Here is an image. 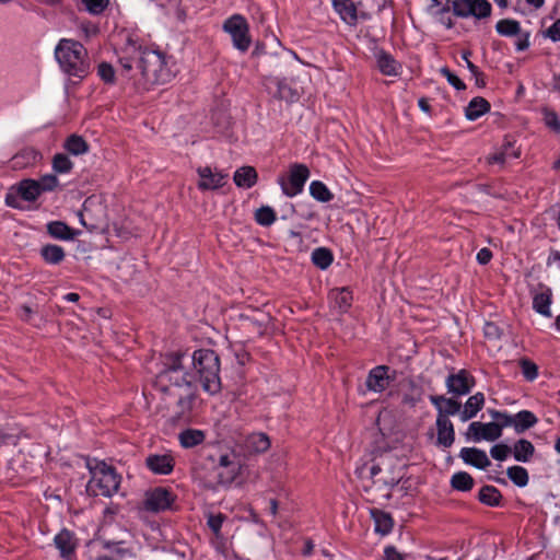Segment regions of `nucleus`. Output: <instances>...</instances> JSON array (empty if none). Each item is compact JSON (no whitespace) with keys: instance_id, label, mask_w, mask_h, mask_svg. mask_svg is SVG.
I'll list each match as a JSON object with an SVG mask.
<instances>
[{"instance_id":"obj_1","label":"nucleus","mask_w":560,"mask_h":560,"mask_svg":"<svg viewBox=\"0 0 560 560\" xmlns=\"http://www.w3.org/2000/svg\"><path fill=\"white\" fill-rule=\"evenodd\" d=\"M185 355L172 354L166 362V369L155 380L158 389L174 402L177 420H186L192 407L195 384L200 382L202 388L214 394L220 389V364L214 351L201 349L194 352L190 363L194 373L185 371Z\"/></svg>"},{"instance_id":"obj_2","label":"nucleus","mask_w":560,"mask_h":560,"mask_svg":"<svg viewBox=\"0 0 560 560\" xmlns=\"http://www.w3.org/2000/svg\"><path fill=\"white\" fill-rule=\"evenodd\" d=\"M119 65V77L142 89L167 83L176 73L170 58L160 51L141 46L133 39H128L121 49Z\"/></svg>"},{"instance_id":"obj_3","label":"nucleus","mask_w":560,"mask_h":560,"mask_svg":"<svg viewBox=\"0 0 560 560\" xmlns=\"http://www.w3.org/2000/svg\"><path fill=\"white\" fill-rule=\"evenodd\" d=\"M86 467L91 475L86 485V492L89 494L94 497H112L118 491L121 478L114 467L97 460H88Z\"/></svg>"},{"instance_id":"obj_4","label":"nucleus","mask_w":560,"mask_h":560,"mask_svg":"<svg viewBox=\"0 0 560 560\" xmlns=\"http://www.w3.org/2000/svg\"><path fill=\"white\" fill-rule=\"evenodd\" d=\"M60 68L69 75L83 77L88 70L86 50L79 42L63 38L55 49Z\"/></svg>"},{"instance_id":"obj_5","label":"nucleus","mask_w":560,"mask_h":560,"mask_svg":"<svg viewBox=\"0 0 560 560\" xmlns=\"http://www.w3.org/2000/svg\"><path fill=\"white\" fill-rule=\"evenodd\" d=\"M310 177V171L304 164H293L290 167L288 178L281 176L278 184L283 194L290 198L298 196L303 191L304 185Z\"/></svg>"},{"instance_id":"obj_6","label":"nucleus","mask_w":560,"mask_h":560,"mask_svg":"<svg viewBox=\"0 0 560 560\" xmlns=\"http://www.w3.org/2000/svg\"><path fill=\"white\" fill-rule=\"evenodd\" d=\"M224 31L232 37L233 45L241 51H246L250 46L249 26L241 15H233L224 23Z\"/></svg>"},{"instance_id":"obj_7","label":"nucleus","mask_w":560,"mask_h":560,"mask_svg":"<svg viewBox=\"0 0 560 560\" xmlns=\"http://www.w3.org/2000/svg\"><path fill=\"white\" fill-rule=\"evenodd\" d=\"M502 434V425L497 422L482 423L479 421L471 422L468 425L466 436L474 442L495 441Z\"/></svg>"},{"instance_id":"obj_8","label":"nucleus","mask_w":560,"mask_h":560,"mask_svg":"<svg viewBox=\"0 0 560 560\" xmlns=\"http://www.w3.org/2000/svg\"><path fill=\"white\" fill-rule=\"evenodd\" d=\"M445 385L450 394L464 396L469 394L475 386V378L466 370H459L446 377Z\"/></svg>"},{"instance_id":"obj_9","label":"nucleus","mask_w":560,"mask_h":560,"mask_svg":"<svg viewBox=\"0 0 560 560\" xmlns=\"http://www.w3.org/2000/svg\"><path fill=\"white\" fill-rule=\"evenodd\" d=\"M264 84L267 92L276 98L291 103L299 100V92L284 80L267 77Z\"/></svg>"},{"instance_id":"obj_10","label":"nucleus","mask_w":560,"mask_h":560,"mask_svg":"<svg viewBox=\"0 0 560 560\" xmlns=\"http://www.w3.org/2000/svg\"><path fill=\"white\" fill-rule=\"evenodd\" d=\"M173 502L172 493L164 488H155L148 491L143 500V509L149 512H161L171 506Z\"/></svg>"},{"instance_id":"obj_11","label":"nucleus","mask_w":560,"mask_h":560,"mask_svg":"<svg viewBox=\"0 0 560 560\" xmlns=\"http://www.w3.org/2000/svg\"><path fill=\"white\" fill-rule=\"evenodd\" d=\"M552 290L545 285V284H538L533 291H532V298H533V308L535 312L540 314L545 317H551V303H552Z\"/></svg>"},{"instance_id":"obj_12","label":"nucleus","mask_w":560,"mask_h":560,"mask_svg":"<svg viewBox=\"0 0 560 560\" xmlns=\"http://www.w3.org/2000/svg\"><path fill=\"white\" fill-rule=\"evenodd\" d=\"M218 476L221 483L232 482L240 474L241 464L233 453L223 454L218 462Z\"/></svg>"},{"instance_id":"obj_13","label":"nucleus","mask_w":560,"mask_h":560,"mask_svg":"<svg viewBox=\"0 0 560 560\" xmlns=\"http://www.w3.org/2000/svg\"><path fill=\"white\" fill-rule=\"evenodd\" d=\"M198 188L201 190H214L225 184L226 174L208 166L198 168Z\"/></svg>"},{"instance_id":"obj_14","label":"nucleus","mask_w":560,"mask_h":560,"mask_svg":"<svg viewBox=\"0 0 560 560\" xmlns=\"http://www.w3.org/2000/svg\"><path fill=\"white\" fill-rule=\"evenodd\" d=\"M389 383L388 368L385 365H378L371 370L366 378V387L375 393L385 390Z\"/></svg>"},{"instance_id":"obj_15","label":"nucleus","mask_w":560,"mask_h":560,"mask_svg":"<svg viewBox=\"0 0 560 560\" xmlns=\"http://www.w3.org/2000/svg\"><path fill=\"white\" fill-rule=\"evenodd\" d=\"M435 424L438 430L436 444L445 448L450 447L455 440V431L452 421L444 416H438Z\"/></svg>"},{"instance_id":"obj_16","label":"nucleus","mask_w":560,"mask_h":560,"mask_svg":"<svg viewBox=\"0 0 560 560\" xmlns=\"http://www.w3.org/2000/svg\"><path fill=\"white\" fill-rule=\"evenodd\" d=\"M462 459L478 469H486L490 466V459L485 451L476 447H464L460 451Z\"/></svg>"},{"instance_id":"obj_17","label":"nucleus","mask_w":560,"mask_h":560,"mask_svg":"<svg viewBox=\"0 0 560 560\" xmlns=\"http://www.w3.org/2000/svg\"><path fill=\"white\" fill-rule=\"evenodd\" d=\"M430 401L438 409V416H454L460 412L462 404L453 398L440 396H431Z\"/></svg>"},{"instance_id":"obj_18","label":"nucleus","mask_w":560,"mask_h":560,"mask_svg":"<svg viewBox=\"0 0 560 560\" xmlns=\"http://www.w3.org/2000/svg\"><path fill=\"white\" fill-rule=\"evenodd\" d=\"M54 542L62 558H69L77 548L74 535L67 529L58 533L54 538Z\"/></svg>"},{"instance_id":"obj_19","label":"nucleus","mask_w":560,"mask_h":560,"mask_svg":"<svg viewBox=\"0 0 560 560\" xmlns=\"http://www.w3.org/2000/svg\"><path fill=\"white\" fill-rule=\"evenodd\" d=\"M147 466L154 472L160 475H167L173 470L174 459L168 454L150 455L147 458Z\"/></svg>"},{"instance_id":"obj_20","label":"nucleus","mask_w":560,"mask_h":560,"mask_svg":"<svg viewBox=\"0 0 560 560\" xmlns=\"http://www.w3.org/2000/svg\"><path fill=\"white\" fill-rule=\"evenodd\" d=\"M485 405V395L482 393H476L470 396L465 405L463 410L459 412V418L463 422H466L477 416V413L482 409Z\"/></svg>"},{"instance_id":"obj_21","label":"nucleus","mask_w":560,"mask_h":560,"mask_svg":"<svg viewBox=\"0 0 560 560\" xmlns=\"http://www.w3.org/2000/svg\"><path fill=\"white\" fill-rule=\"evenodd\" d=\"M258 175L253 166H242L234 173L233 180L240 188H252L257 182Z\"/></svg>"},{"instance_id":"obj_22","label":"nucleus","mask_w":560,"mask_h":560,"mask_svg":"<svg viewBox=\"0 0 560 560\" xmlns=\"http://www.w3.org/2000/svg\"><path fill=\"white\" fill-rule=\"evenodd\" d=\"M329 299L339 312H346L352 301V294L347 288L334 289L329 293Z\"/></svg>"},{"instance_id":"obj_23","label":"nucleus","mask_w":560,"mask_h":560,"mask_svg":"<svg viewBox=\"0 0 560 560\" xmlns=\"http://www.w3.org/2000/svg\"><path fill=\"white\" fill-rule=\"evenodd\" d=\"M336 11L339 13L341 19L352 25L355 24L358 15L357 8L350 0H334Z\"/></svg>"},{"instance_id":"obj_24","label":"nucleus","mask_w":560,"mask_h":560,"mask_svg":"<svg viewBox=\"0 0 560 560\" xmlns=\"http://www.w3.org/2000/svg\"><path fill=\"white\" fill-rule=\"evenodd\" d=\"M205 439V432L197 429H186L178 434L179 443L185 448L195 447L201 444Z\"/></svg>"},{"instance_id":"obj_25","label":"nucleus","mask_w":560,"mask_h":560,"mask_svg":"<svg viewBox=\"0 0 560 560\" xmlns=\"http://www.w3.org/2000/svg\"><path fill=\"white\" fill-rule=\"evenodd\" d=\"M48 233L58 240L70 241L73 240L78 233L70 229L61 221H52L47 224Z\"/></svg>"},{"instance_id":"obj_26","label":"nucleus","mask_w":560,"mask_h":560,"mask_svg":"<svg viewBox=\"0 0 560 560\" xmlns=\"http://www.w3.org/2000/svg\"><path fill=\"white\" fill-rule=\"evenodd\" d=\"M490 109V104L482 97L472 98L465 109L466 118L476 120Z\"/></svg>"},{"instance_id":"obj_27","label":"nucleus","mask_w":560,"mask_h":560,"mask_svg":"<svg viewBox=\"0 0 560 560\" xmlns=\"http://www.w3.org/2000/svg\"><path fill=\"white\" fill-rule=\"evenodd\" d=\"M377 67L385 75H398L401 68L392 56L385 52H380L377 55Z\"/></svg>"},{"instance_id":"obj_28","label":"nucleus","mask_w":560,"mask_h":560,"mask_svg":"<svg viewBox=\"0 0 560 560\" xmlns=\"http://www.w3.org/2000/svg\"><path fill=\"white\" fill-rule=\"evenodd\" d=\"M372 518L375 524V532L387 535L393 528V520L388 513L380 510L371 511Z\"/></svg>"},{"instance_id":"obj_29","label":"nucleus","mask_w":560,"mask_h":560,"mask_svg":"<svg viewBox=\"0 0 560 560\" xmlns=\"http://www.w3.org/2000/svg\"><path fill=\"white\" fill-rule=\"evenodd\" d=\"M34 179H24L18 186V191L24 200L34 201L42 194Z\"/></svg>"},{"instance_id":"obj_30","label":"nucleus","mask_w":560,"mask_h":560,"mask_svg":"<svg viewBox=\"0 0 560 560\" xmlns=\"http://www.w3.org/2000/svg\"><path fill=\"white\" fill-rule=\"evenodd\" d=\"M534 454V446L527 440H520L513 447V455L517 462L526 463Z\"/></svg>"},{"instance_id":"obj_31","label":"nucleus","mask_w":560,"mask_h":560,"mask_svg":"<svg viewBox=\"0 0 560 560\" xmlns=\"http://www.w3.org/2000/svg\"><path fill=\"white\" fill-rule=\"evenodd\" d=\"M310 194L314 199L320 202H328L334 197L332 194L327 188V186L319 180H314L311 183Z\"/></svg>"},{"instance_id":"obj_32","label":"nucleus","mask_w":560,"mask_h":560,"mask_svg":"<svg viewBox=\"0 0 560 560\" xmlns=\"http://www.w3.org/2000/svg\"><path fill=\"white\" fill-rule=\"evenodd\" d=\"M40 254L48 264H59L65 258L62 247L58 245H46L42 248Z\"/></svg>"},{"instance_id":"obj_33","label":"nucleus","mask_w":560,"mask_h":560,"mask_svg":"<svg viewBox=\"0 0 560 560\" xmlns=\"http://www.w3.org/2000/svg\"><path fill=\"white\" fill-rule=\"evenodd\" d=\"M312 261L320 269L328 268L332 262V255L329 249L318 247L312 253Z\"/></svg>"},{"instance_id":"obj_34","label":"nucleus","mask_w":560,"mask_h":560,"mask_svg":"<svg viewBox=\"0 0 560 560\" xmlns=\"http://www.w3.org/2000/svg\"><path fill=\"white\" fill-rule=\"evenodd\" d=\"M248 447L256 452H266L270 446L269 438L264 433H254L247 440Z\"/></svg>"},{"instance_id":"obj_35","label":"nucleus","mask_w":560,"mask_h":560,"mask_svg":"<svg viewBox=\"0 0 560 560\" xmlns=\"http://www.w3.org/2000/svg\"><path fill=\"white\" fill-rule=\"evenodd\" d=\"M451 485L456 490L468 491L474 486V479L469 474L459 471L452 476Z\"/></svg>"},{"instance_id":"obj_36","label":"nucleus","mask_w":560,"mask_h":560,"mask_svg":"<svg viewBox=\"0 0 560 560\" xmlns=\"http://www.w3.org/2000/svg\"><path fill=\"white\" fill-rule=\"evenodd\" d=\"M65 149L71 154L80 155L88 151V144L82 137L73 135L67 139Z\"/></svg>"},{"instance_id":"obj_37","label":"nucleus","mask_w":560,"mask_h":560,"mask_svg":"<svg viewBox=\"0 0 560 560\" xmlns=\"http://www.w3.org/2000/svg\"><path fill=\"white\" fill-rule=\"evenodd\" d=\"M508 477L517 487H525L528 483V472L522 466H512L506 470Z\"/></svg>"},{"instance_id":"obj_38","label":"nucleus","mask_w":560,"mask_h":560,"mask_svg":"<svg viewBox=\"0 0 560 560\" xmlns=\"http://www.w3.org/2000/svg\"><path fill=\"white\" fill-rule=\"evenodd\" d=\"M495 30L500 35L514 36L518 35L521 27L517 21L505 19L497 23Z\"/></svg>"},{"instance_id":"obj_39","label":"nucleus","mask_w":560,"mask_h":560,"mask_svg":"<svg viewBox=\"0 0 560 560\" xmlns=\"http://www.w3.org/2000/svg\"><path fill=\"white\" fill-rule=\"evenodd\" d=\"M501 499V494L498 489L492 486H485L479 492V500L488 505H498Z\"/></svg>"},{"instance_id":"obj_40","label":"nucleus","mask_w":560,"mask_h":560,"mask_svg":"<svg viewBox=\"0 0 560 560\" xmlns=\"http://www.w3.org/2000/svg\"><path fill=\"white\" fill-rule=\"evenodd\" d=\"M97 74L101 80L106 84L116 83V71L114 67L108 62H101L97 66Z\"/></svg>"},{"instance_id":"obj_41","label":"nucleus","mask_w":560,"mask_h":560,"mask_svg":"<svg viewBox=\"0 0 560 560\" xmlns=\"http://www.w3.org/2000/svg\"><path fill=\"white\" fill-rule=\"evenodd\" d=\"M491 13V4L487 0H471V16L482 19Z\"/></svg>"},{"instance_id":"obj_42","label":"nucleus","mask_w":560,"mask_h":560,"mask_svg":"<svg viewBox=\"0 0 560 560\" xmlns=\"http://www.w3.org/2000/svg\"><path fill=\"white\" fill-rule=\"evenodd\" d=\"M72 166L73 164L67 155L59 153L54 156L52 168L55 172L60 174L69 173Z\"/></svg>"},{"instance_id":"obj_43","label":"nucleus","mask_w":560,"mask_h":560,"mask_svg":"<svg viewBox=\"0 0 560 560\" xmlns=\"http://www.w3.org/2000/svg\"><path fill=\"white\" fill-rule=\"evenodd\" d=\"M516 428H521L523 431L535 425L537 418L533 412L528 410H522L516 415Z\"/></svg>"},{"instance_id":"obj_44","label":"nucleus","mask_w":560,"mask_h":560,"mask_svg":"<svg viewBox=\"0 0 560 560\" xmlns=\"http://www.w3.org/2000/svg\"><path fill=\"white\" fill-rule=\"evenodd\" d=\"M256 221L264 226L271 225L276 220V213L270 207H261L256 211Z\"/></svg>"},{"instance_id":"obj_45","label":"nucleus","mask_w":560,"mask_h":560,"mask_svg":"<svg viewBox=\"0 0 560 560\" xmlns=\"http://www.w3.org/2000/svg\"><path fill=\"white\" fill-rule=\"evenodd\" d=\"M450 12H451V8L450 7L433 8L432 16L434 19H436L442 25H444L447 28H450L453 25Z\"/></svg>"},{"instance_id":"obj_46","label":"nucleus","mask_w":560,"mask_h":560,"mask_svg":"<svg viewBox=\"0 0 560 560\" xmlns=\"http://www.w3.org/2000/svg\"><path fill=\"white\" fill-rule=\"evenodd\" d=\"M545 125L555 132H560V119L559 116L548 108L542 110Z\"/></svg>"},{"instance_id":"obj_47","label":"nucleus","mask_w":560,"mask_h":560,"mask_svg":"<svg viewBox=\"0 0 560 560\" xmlns=\"http://www.w3.org/2000/svg\"><path fill=\"white\" fill-rule=\"evenodd\" d=\"M453 10L457 16H471V0H454Z\"/></svg>"},{"instance_id":"obj_48","label":"nucleus","mask_w":560,"mask_h":560,"mask_svg":"<svg viewBox=\"0 0 560 560\" xmlns=\"http://www.w3.org/2000/svg\"><path fill=\"white\" fill-rule=\"evenodd\" d=\"M520 365L522 369V373L527 381H534L537 377L538 368L534 362L527 359H522Z\"/></svg>"},{"instance_id":"obj_49","label":"nucleus","mask_w":560,"mask_h":560,"mask_svg":"<svg viewBox=\"0 0 560 560\" xmlns=\"http://www.w3.org/2000/svg\"><path fill=\"white\" fill-rule=\"evenodd\" d=\"M85 10L92 14H98L104 11L108 4V0H80Z\"/></svg>"},{"instance_id":"obj_50","label":"nucleus","mask_w":560,"mask_h":560,"mask_svg":"<svg viewBox=\"0 0 560 560\" xmlns=\"http://www.w3.org/2000/svg\"><path fill=\"white\" fill-rule=\"evenodd\" d=\"M36 183L39 186L40 192L50 191L57 187L58 178L52 174H47L36 180Z\"/></svg>"},{"instance_id":"obj_51","label":"nucleus","mask_w":560,"mask_h":560,"mask_svg":"<svg viewBox=\"0 0 560 560\" xmlns=\"http://www.w3.org/2000/svg\"><path fill=\"white\" fill-rule=\"evenodd\" d=\"M440 73L446 78L447 82L454 86L456 90H464L466 86L464 82L455 75L453 72L450 71L448 68L443 67L440 69Z\"/></svg>"},{"instance_id":"obj_52","label":"nucleus","mask_w":560,"mask_h":560,"mask_svg":"<svg viewBox=\"0 0 560 560\" xmlns=\"http://www.w3.org/2000/svg\"><path fill=\"white\" fill-rule=\"evenodd\" d=\"M511 453V448L504 444L493 445L490 450V454L494 459L504 460Z\"/></svg>"},{"instance_id":"obj_53","label":"nucleus","mask_w":560,"mask_h":560,"mask_svg":"<svg viewBox=\"0 0 560 560\" xmlns=\"http://www.w3.org/2000/svg\"><path fill=\"white\" fill-rule=\"evenodd\" d=\"M483 332L489 339H498L501 336V329L493 323H486Z\"/></svg>"},{"instance_id":"obj_54","label":"nucleus","mask_w":560,"mask_h":560,"mask_svg":"<svg viewBox=\"0 0 560 560\" xmlns=\"http://www.w3.org/2000/svg\"><path fill=\"white\" fill-rule=\"evenodd\" d=\"M224 517L221 514L210 515L208 518V525L212 529V532L218 535L223 523Z\"/></svg>"},{"instance_id":"obj_55","label":"nucleus","mask_w":560,"mask_h":560,"mask_svg":"<svg viewBox=\"0 0 560 560\" xmlns=\"http://www.w3.org/2000/svg\"><path fill=\"white\" fill-rule=\"evenodd\" d=\"M517 38H516V42H515V46H516V49L522 51V50H525L529 47V33H518V35H516Z\"/></svg>"},{"instance_id":"obj_56","label":"nucleus","mask_w":560,"mask_h":560,"mask_svg":"<svg viewBox=\"0 0 560 560\" xmlns=\"http://www.w3.org/2000/svg\"><path fill=\"white\" fill-rule=\"evenodd\" d=\"M547 36L553 42H560V19L547 30Z\"/></svg>"},{"instance_id":"obj_57","label":"nucleus","mask_w":560,"mask_h":560,"mask_svg":"<svg viewBox=\"0 0 560 560\" xmlns=\"http://www.w3.org/2000/svg\"><path fill=\"white\" fill-rule=\"evenodd\" d=\"M385 560H404V556L393 546H388L384 550Z\"/></svg>"},{"instance_id":"obj_58","label":"nucleus","mask_w":560,"mask_h":560,"mask_svg":"<svg viewBox=\"0 0 560 560\" xmlns=\"http://www.w3.org/2000/svg\"><path fill=\"white\" fill-rule=\"evenodd\" d=\"M508 150L503 149L501 152L494 153L488 158L491 164H503L506 161Z\"/></svg>"},{"instance_id":"obj_59","label":"nucleus","mask_w":560,"mask_h":560,"mask_svg":"<svg viewBox=\"0 0 560 560\" xmlns=\"http://www.w3.org/2000/svg\"><path fill=\"white\" fill-rule=\"evenodd\" d=\"M492 257V253L488 248H481L477 254V260L481 265H487Z\"/></svg>"},{"instance_id":"obj_60","label":"nucleus","mask_w":560,"mask_h":560,"mask_svg":"<svg viewBox=\"0 0 560 560\" xmlns=\"http://www.w3.org/2000/svg\"><path fill=\"white\" fill-rule=\"evenodd\" d=\"M548 266L560 268V254L558 252H552L547 260Z\"/></svg>"},{"instance_id":"obj_61","label":"nucleus","mask_w":560,"mask_h":560,"mask_svg":"<svg viewBox=\"0 0 560 560\" xmlns=\"http://www.w3.org/2000/svg\"><path fill=\"white\" fill-rule=\"evenodd\" d=\"M450 7L448 0H431V4L429 5V13L432 15L433 8H443Z\"/></svg>"},{"instance_id":"obj_62","label":"nucleus","mask_w":560,"mask_h":560,"mask_svg":"<svg viewBox=\"0 0 560 560\" xmlns=\"http://www.w3.org/2000/svg\"><path fill=\"white\" fill-rule=\"evenodd\" d=\"M401 478V475L397 474L390 478H381L380 481H382L384 485H387V486H395L398 483V481L400 480Z\"/></svg>"},{"instance_id":"obj_63","label":"nucleus","mask_w":560,"mask_h":560,"mask_svg":"<svg viewBox=\"0 0 560 560\" xmlns=\"http://www.w3.org/2000/svg\"><path fill=\"white\" fill-rule=\"evenodd\" d=\"M503 149L508 150L506 160L508 159H517L520 156V151L513 150L511 143H508Z\"/></svg>"},{"instance_id":"obj_64","label":"nucleus","mask_w":560,"mask_h":560,"mask_svg":"<svg viewBox=\"0 0 560 560\" xmlns=\"http://www.w3.org/2000/svg\"><path fill=\"white\" fill-rule=\"evenodd\" d=\"M383 468L381 464H375L370 467V475L372 478L376 477L380 472H382Z\"/></svg>"}]
</instances>
